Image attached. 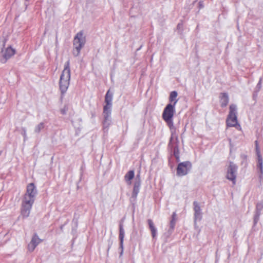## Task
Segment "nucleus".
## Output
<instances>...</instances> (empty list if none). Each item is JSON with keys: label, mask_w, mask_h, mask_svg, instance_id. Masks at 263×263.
<instances>
[{"label": "nucleus", "mask_w": 263, "mask_h": 263, "mask_svg": "<svg viewBox=\"0 0 263 263\" xmlns=\"http://www.w3.org/2000/svg\"><path fill=\"white\" fill-rule=\"evenodd\" d=\"M70 79V62L67 61L64 65V68L60 76L59 87L61 93V99L64 97L69 86Z\"/></svg>", "instance_id": "f257e3e1"}, {"label": "nucleus", "mask_w": 263, "mask_h": 263, "mask_svg": "<svg viewBox=\"0 0 263 263\" xmlns=\"http://www.w3.org/2000/svg\"><path fill=\"white\" fill-rule=\"evenodd\" d=\"M237 107L236 104H232L229 106V112L226 120L227 126L235 127L240 130V125L238 123L237 120Z\"/></svg>", "instance_id": "f03ea898"}, {"label": "nucleus", "mask_w": 263, "mask_h": 263, "mask_svg": "<svg viewBox=\"0 0 263 263\" xmlns=\"http://www.w3.org/2000/svg\"><path fill=\"white\" fill-rule=\"evenodd\" d=\"M86 43L85 36L83 35L82 31L77 33L73 39L74 49L72 53L74 57H78L80 53L82 48L84 47Z\"/></svg>", "instance_id": "7ed1b4c3"}, {"label": "nucleus", "mask_w": 263, "mask_h": 263, "mask_svg": "<svg viewBox=\"0 0 263 263\" xmlns=\"http://www.w3.org/2000/svg\"><path fill=\"white\" fill-rule=\"evenodd\" d=\"M179 140L177 136L172 133L168 147L173 151V155L177 162L180 161L179 150L178 147Z\"/></svg>", "instance_id": "20e7f679"}, {"label": "nucleus", "mask_w": 263, "mask_h": 263, "mask_svg": "<svg viewBox=\"0 0 263 263\" xmlns=\"http://www.w3.org/2000/svg\"><path fill=\"white\" fill-rule=\"evenodd\" d=\"M192 163L189 161L180 162L178 164L176 174L178 176H183L187 175L192 168Z\"/></svg>", "instance_id": "39448f33"}, {"label": "nucleus", "mask_w": 263, "mask_h": 263, "mask_svg": "<svg viewBox=\"0 0 263 263\" xmlns=\"http://www.w3.org/2000/svg\"><path fill=\"white\" fill-rule=\"evenodd\" d=\"M238 167L234 163L231 162L228 168L227 178L232 181L233 184L236 183V178Z\"/></svg>", "instance_id": "423d86ee"}, {"label": "nucleus", "mask_w": 263, "mask_h": 263, "mask_svg": "<svg viewBox=\"0 0 263 263\" xmlns=\"http://www.w3.org/2000/svg\"><path fill=\"white\" fill-rule=\"evenodd\" d=\"M177 103V101L173 102V104L169 103L164 108L163 113V119H169L173 118L175 112V106Z\"/></svg>", "instance_id": "0eeeda50"}, {"label": "nucleus", "mask_w": 263, "mask_h": 263, "mask_svg": "<svg viewBox=\"0 0 263 263\" xmlns=\"http://www.w3.org/2000/svg\"><path fill=\"white\" fill-rule=\"evenodd\" d=\"M112 98L113 93L110 91V90H108L105 95V102L106 104L103 107V111L111 112Z\"/></svg>", "instance_id": "6e6552de"}, {"label": "nucleus", "mask_w": 263, "mask_h": 263, "mask_svg": "<svg viewBox=\"0 0 263 263\" xmlns=\"http://www.w3.org/2000/svg\"><path fill=\"white\" fill-rule=\"evenodd\" d=\"M111 112L103 111L104 120L103 121V129L104 133H107L109 126L111 123Z\"/></svg>", "instance_id": "1a4fd4ad"}, {"label": "nucleus", "mask_w": 263, "mask_h": 263, "mask_svg": "<svg viewBox=\"0 0 263 263\" xmlns=\"http://www.w3.org/2000/svg\"><path fill=\"white\" fill-rule=\"evenodd\" d=\"M3 58L1 60L2 63H5L8 59L12 57L15 53V50L11 46L7 47L2 51Z\"/></svg>", "instance_id": "9d476101"}, {"label": "nucleus", "mask_w": 263, "mask_h": 263, "mask_svg": "<svg viewBox=\"0 0 263 263\" xmlns=\"http://www.w3.org/2000/svg\"><path fill=\"white\" fill-rule=\"evenodd\" d=\"M194 210V226L197 227V221H200L202 217L201 208L197 201L193 202Z\"/></svg>", "instance_id": "9b49d317"}, {"label": "nucleus", "mask_w": 263, "mask_h": 263, "mask_svg": "<svg viewBox=\"0 0 263 263\" xmlns=\"http://www.w3.org/2000/svg\"><path fill=\"white\" fill-rule=\"evenodd\" d=\"M42 241V239H40L36 234H34L32 237L31 241L28 245V250L32 252Z\"/></svg>", "instance_id": "f8f14e48"}, {"label": "nucleus", "mask_w": 263, "mask_h": 263, "mask_svg": "<svg viewBox=\"0 0 263 263\" xmlns=\"http://www.w3.org/2000/svg\"><path fill=\"white\" fill-rule=\"evenodd\" d=\"M125 235V231L123 228V224L122 222H120L119 224V240H120V248L121 249L120 255L121 256L123 253V241Z\"/></svg>", "instance_id": "ddd939ff"}, {"label": "nucleus", "mask_w": 263, "mask_h": 263, "mask_svg": "<svg viewBox=\"0 0 263 263\" xmlns=\"http://www.w3.org/2000/svg\"><path fill=\"white\" fill-rule=\"evenodd\" d=\"M263 209V200L258 202L256 205L255 213L254 217V224H256L259 219L261 211Z\"/></svg>", "instance_id": "4468645a"}, {"label": "nucleus", "mask_w": 263, "mask_h": 263, "mask_svg": "<svg viewBox=\"0 0 263 263\" xmlns=\"http://www.w3.org/2000/svg\"><path fill=\"white\" fill-rule=\"evenodd\" d=\"M37 193V191L34 183H31L27 185L25 194L35 198Z\"/></svg>", "instance_id": "2eb2a0df"}, {"label": "nucleus", "mask_w": 263, "mask_h": 263, "mask_svg": "<svg viewBox=\"0 0 263 263\" xmlns=\"http://www.w3.org/2000/svg\"><path fill=\"white\" fill-rule=\"evenodd\" d=\"M32 206V205L31 204L22 203L21 214L24 217L26 218L29 216Z\"/></svg>", "instance_id": "dca6fc26"}, {"label": "nucleus", "mask_w": 263, "mask_h": 263, "mask_svg": "<svg viewBox=\"0 0 263 263\" xmlns=\"http://www.w3.org/2000/svg\"><path fill=\"white\" fill-rule=\"evenodd\" d=\"M219 101L222 107L227 106L229 101L228 94L226 92L221 93L219 96Z\"/></svg>", "instance_id": "f3484780"}, {"label": "nucleus", "mask_w": 263, "mask_h": 263, "mask_svg": "<svg viewBox=\"0 0 263 263\" xmlns=\"http://www.w3.org/2000/svg\"><path fill=\"white\" fill-rule=\"evenodd\" d=\"M141 186V180L139 179L138 180L135 181L134 182L133 191L132 195V197L136 199L138 196V194L139 192L140 188Z\"/></svg>", "instance_id": "a211bd4d"}, {"label": "nucleus", "mask_w": 263, "mask_h": 263, "mask_svg": "<svg viewBox=\"0 0 263 263\" xmlns=\"http://www.w3.org/2000/svg\"><path fill=\"white\" fill-rule=\"evenodd\" d=\"M135 172L133 170L128 171L124 176V179L128 185L132 183V180L134 178Z\"/></svg>", "instance_id": "6ab92c4d"}, {"label": "nucleus", "mask_w": 263, "mask_h": 263, "mask_svg": "<svg viewBox=\"0 0 263 263\" xmlns=\"http://www.w3.org/2000/svg\"><path fill=\"white\" fill-rule=\"evenodd\" d=\"M147 222L149 226V228L151 230L152 235L153 238H155L156 237L157 230V229L155 227L153 221L151 219H148Z\"/></svg>", "instance_id": "aec40b11"}, {"label": "nucleus", "mask_w": 263, "mask_h": 263, "mask_svg": "<svg viewBox=\"0 0 263 263\" xmlns=\"http://www.w3.org/2000/svg\"><path fill=\"white\" fill-rule=\"evenodd\" d=\"M35 198L33 197L25 194L22 203L33 205Z\"/></svg>", "instance_id": "412c9836"}, {"label": "nucleus", "mask_w": 263, "mask_h": 263, "mask_svg": "<svg viewBox=\"0 0 263 263\" xmlns=\"http://www.w3.org/2000/svg\"><path fill=\"white\" fill-rule=\"evenodd\" d=\"M175 217H176V213H173L172 215V219L170 222V230H168L170 233H172L175 226L176 223V220H175Z\"/></svg>", "instance_id": "4be33fe9"}, {"label": "nucleus", "mask_w": 263, "mask_h": 263, "mask_svg": "<svg viewBox=\"0 0 263 263\" xmlns=\"http://www.w3.org/2000/svg\"><path fill=\"white\" fill-rule=\"evenodd\" d=\"M163 120L166 122L167 125L170 128L171 130H172V133H173L174 134H175V130L173 131V129H174L173 118H171L169 119H164ZM175 135H176V134H175Z\"/></svg>", "instance_id": "5701e85b"}, {"label": "nucleus", "mask_w": 263, "mask_h": 263, "mask_svg": "<svg viewBox=\"0 0 263 263\" xmlns=\"http://www.w3.org/2000/svg\"><path fill=\"white\" fill-rule=\"evenodd\" d=\"M178 93L177 91H173L171 92L170 97H169V101L171 102H175V101H177V102H178V99L176 98L177 97Z\"/></svg>", "instance_id": "b1692460"}, {"label": "nucleus", "mask_w": 263, "mask_h": 263, "mask_svg": "<svg viewBox=\"0 0 263 263\" xmlns=\"http://www.w3.org/2000/svg\"><path fill=\"white\" fill-rule=\"evenodd\" d=\"M257 168L259 170L260 175L263 174V160L262 158L257 159Z\"/></svg>", "instance_id": "393cba45"}, {"label": "nucleus", "mask_w": 263, "mask_h": 263, "mask_svg": "<svg viewBox=\"0 0 263 263\" xmlns=\"http://www.w3.org/2000/svg\"><path fill=\"white\" fill-rule=\"evenodd\" d=\"M44 123L43 122H41L34 127V133L39 134L42 129H44Z\"/></svg>", "instance_id": "a878e982"}, {"label": "nucleus", "mask_w": 263, "mask_h": 263, "mask_svg": "<svg viewBox=\"0 0 263 263\" xmlns=\"http://www.w3.org/2000/svg\"><path fill=\"white\" fill-rule=\"evenodd\" d=\"M255 149H256V155L257 156V159L262 158L261 154H260V152L259 150L257 141H255Z\"/></svg>", "instance_id": "bb28decb"}, {"label": "nucleus", "mask_w": 263, "mask_h": 263, "mask_svg": "<svg viewBox=\"0 0 263 263\" xmlns=\"http://www.w3.org/2000/svg\"><path fill=\"white\" fill-rule=\"evenodd\" d=\"M21 130H22L21 134L24 137V141H25L27 138L26 129L25 127H22Z\"/></svg>", "instance_id": "cd10ccee"}, {"label": "nucleus", "mask_w": 263, "mask_h": 263, "mask_svg": "<svg viewBox=\"0 0 263 263\" xmlns=\"http://www.w3.org/2000/svg\"><path fill=\"white\" fill-rule=\"evenodd\" d=\"M261 82H262V78H260L259 80L256 85V89L257 90V91H259L260 89L261 88L262 85H261Z\"/></svg>", "instance_id": "c85d7f7f"}, {"label": "nucleus", "mask_w": 263, "mask_h": 263, "mask_svg": "<svg viewBox=\"0 0 263 263\" xmlns=\"http://www.w3.org/2000/svg\"><path fill=\"white\" fill-rule=\"evenodd\" d=\"M68 110V107L65 106L63 108L60 110L61 113L63 115H65Z\"/></svg>", "instance_id": "c756f323"}, {"label": "nucleus", "mask_w": 263, "mask_h": 263, "mask_svg": "<svg viewBox=\"0 0 263 263\" xmlns=\"http://www.w3.org/2000/svg\"><path fill=\"white\" fill-rule=\"evenodd\" d=\"M177 29L180 32H182L183 30V24L182 23H179L177 26Z\"/></svg>", "instance_id": "7c9ffc66"}, {"label": "nucleus", "mask_w": 263, "mask_h": 263, "mask_svg": "<svg viewBox=\"0 0 263 263\" xmlns=\"http://www.w3.org/2000/svg\"><path fill=\"white\" fill-rule=\"evenodd\" d=\"M241 158L243 159L242 163H246L247 158V155H246L245 154H242L241 155Z\"/></svg>", "instance_id": "2f4dec72"}, {"label": "nucleus", "mask_w": 263, "mask_h": 263, "mask_svg": "<svg viewBox=\"0 0 263 263\" xmlns=\"http://www.w3.org/2000/svg\"><path fill=\"white\" fill-rule=\"evenodd\" d=\"M140 180V175L138 174L136 176V179H135V181H137V180Z\"/></svg>", "instance_id": "473e14b6"}, {"label": "nucleus", "mask_w": 263, "mask_h": 263, "mask_svg": "<svg viewBox=\"0 0 263 263\" xmlns=\"http://www.w3.org/2000/svg\"><path fill=\"white\" fill-rule=\"evenodd\" d=\"M199 4L200 6L201 7H202V2H200Z\"/></svg>", "instance_id": "72a5a7b5"}]
</instances>
